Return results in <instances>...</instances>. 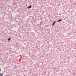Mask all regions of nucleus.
Instances as JSON below:
<instances>
[{"label":"nucleus","instance_id":"obj_8","mask_svg":"<svg viewBox=\"0 0 76 76\" xmlns=\"http://www.w3.org/2000/svg\"><path fill=\"white\" fill-rule=\"evenodd\" d=\"M40 23H42V22H41Z\"/></svg>","mask_w":76,"mask_h":76},{"label":"nucleus","instance_id":"obj_5","mask_svg":"<svg viewBox=\"0 0 76 76\" xmlns=\"http://www.w3.org/2000/svg\"><path fill=\"white\" fill-rule=\"evenodd\" d=\"M3 74H0V76H3Z\"/></svg>","mask_w":76,"mask_h":76},{"label":"nucleus","instance_id":"obj_6","mask_svg":"<svg viewBox=\"0 0 76 76\" xmlns=\"http://www.w3.org/2000/svg\"><path fill=\"white\" fill-rule=\"evenodd\" d=\"M56 21H54V22H53V23H56Z\"/></svg>","mask_w":76,"mask_h":76},{"label":"nucleus","instance_id":"obj_3","mask_svg":"<svg viewBox=\"0 0 76 76\" xmlns=\"http://www.w3.org/2000/svg\"><path fill=\"white\" fill-rule=\"evenodd\" d=\"M54 24H55V23H53V24L52 25V26H54Z\"/></svg>","mask_w":76,"mask_h":76},{"label":"nucleus","instance_id":"obj_1","mask_svg":"<svg viewBox=\"0 0 76 76\" xmlns=\"http://www.w3.org/2000/svg\"><path fill=\"white\" fill-rule=\"evenodd\" d=\"M31 7L32 6L31 5H30L27 8H28L29 9L31 8Z\"/></svg>","mask_w":76,"mask_h":76},{"label":"nucleus","instance_id":"obj_4","mask_svg":"<svg viewBox=\"0 0 76 76\" xmlns=\"http://www.w3.org/2000/svg\"><path fill=\"white\" fill-rule=\"evenodd\" d=\"M8 41H10V38H9L8 39Z\"/></svg>","mask_w":76,"mask_h":76},{"label":"nucleus","instance_id":"obj_7","mask_svg":"<svg viewBox=\"0 0 76 76\" xmlns=\"http://www.w3.org/2000/svg\"><path fill=\"white\" fill-rule=\"evenodd\" d=\"M1 71V69H0V72Z\"/></svg>","mask_w":76,"mask_h":76},{"label":"nucleus","instance_id":"obj_2","mask_svg":"<svg viewBox=\"0 0 76 76\" xmlns=\"http://www.w3.org/2000/svg\"><path fill=\"white\" fill-rule=\"evenodd\" d=\"M61 20L60 19L57 21V22H61Z\"/></svg>","mask_w":76,"mask_h":76}]
</instances>
